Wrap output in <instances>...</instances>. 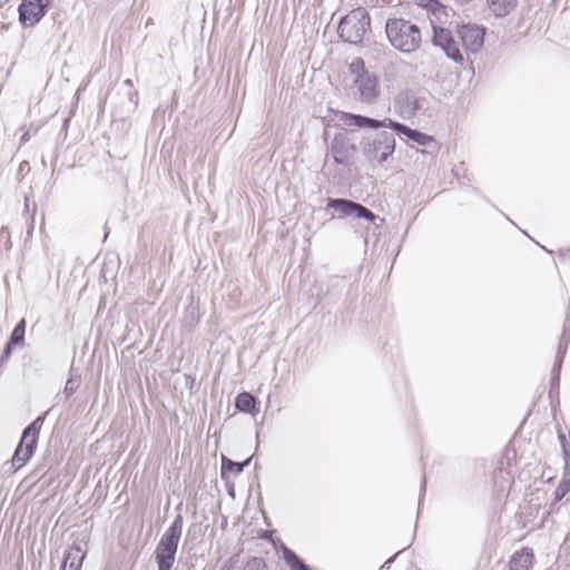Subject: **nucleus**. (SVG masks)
Here are the masks:
<instances>
[{
  "mask_svg": "<svg viewBox=\"0 0 570 570\" xmlns=\"http://www.w3.org/2000/svg\"><path fill=\"white\" fill-rule=\"evenodd\" d=\"M352 77L351 91L353 97L362 104L374 105L381 95V85L377 75L366 68L362 58H355L348 66Z\"/></svg>",
  "mask_w": 570,
  "mask_h": 570,
  "instance_id": "obj_1",
  "label": "nucleus"
},
{
  "mask_svg": "<svg viewBox=\"0 0 570 570\" xmlns=\"http://www.w3.org/2000/svg\"><path fill=\"white\" fill-rule=\"evenodd\" d=\"M385 32L390 43L401 52L412 53L421 46V30L409 20L402 18L387 19Z\"/></svg>",
  "mask_w": 570,
  "mask_h": 570,
  "instance_id": "obj_2",
  "label": "nucleus"
},
{
  "mask_svg": "<svg viewBox=\"0 0 570 570\" xmlns=\"http://www.w3.org/2000/svg\"><path fill=\"white\" fill-rule=\"evenodd\" d=\"M423 4L428 8L433 14L434 19L431 18V24L433 27L434 36L433 41L434 45L440 47L445 55L455 62L463 61V55L461 52V48L459 42L454 39L452 32L442 27H438L435 24L436 21L441 22V16H445V8L439 3L436 0H424Z\"/></svg>",
  "mask_w": 570,
  "mask_h": 570,
  "instance_id": "obj_3",
  "label": "nucleus"
},
{
  "mask_svg": "<svg viewBox=\"0 0 570 570\" xmlns=\"http://www.w3.org/2000/svg\"><path fill=\"white\" fill-rule=\"evenodd\" d=\"M183 517L180 514L176 515L170 527L161 535L155 550L158 570H170L173 568L183 532Z\"/></svg>",
  "mask_w": 570,
  "mask_h": 570,
  "instance_id": "obj_4",
  "label": "nucleus"
},
{
  "mask_svg": "<svg viewBox=\"0 0 570 570\" xmlns=\"http://www.w3.org/2000/svg\"><path fill=\"white\" fill-rule=\"evenodd\" d=\"M370 16L364 8H356L341 19L337 32L345 42L358 43L370 28Z\"/></svg>",
  "mask_w": 570,
  "mask_h": 570,
  "instance_id": "obj_5",
  "label": "nucleus"
},
{
  "mask_svg": "<svg viewBox=\"0 0 570 570\" xmlns=\"http://www.w3.org/2000/svg\"><path fill=\"white\" fill-rule=\"evenodd\" d=\"M356 147L354 138L347 131H341L335 135L330 146V154L337 165L351 166Z\"/></svg>",
  "mask_w": 570,
  "mask_h": 570,
  "instance_id": "obj_6",
  "label": "nucleus"
},
{
  "mask_svg": "<svg viewBox=\"0 0 570 570\" xmlns=\"http://www.w3.org/2000/svg\"><path fill=\"white\" fill-rule=\"evenodd\" d=\"M395 149V139L390 132H381L371 141H367L363 151L370 159L377 160L380 163L385 161Z\"/></svg>",
  "mask_w": 570,
  "mask_h": 570,
  "instance_id": "obj_7",
  "label": "nucleus"
},
{
  "mask_svg": "<svg viewBox=\"0 0 570 570\" xmlns=\"http://www.w3.org/2000/svg\"><path fill=\"white\" fill-rule=\"evenodd\" d=\"M426 99L414 91H404L394 100L395 111L404 119L413 118L419 111L425 109Z\"/></svg>",
  "mask_w": 570,
  "mask_h": 570,
  "instance_id": "obj_8",
  "label": "nucleus"
},
{
  "mask_svg": "<svg viewBox=\"0 0 570 570\" xmlns=\"http://www.w3.org/2000/svg\"><path fill=\"white\" fill-rule=\"evenodd\" d=\"M50 3L51 0H22L18 9L22 26H35L45 16Z\"/></svg>",
  "mask_w": 570,
  "mask_h": 570,
  "instance_id": "obj_9",
  "label": "nucleus"
},
{
  "mask_svg": "<svg viewBox=\"0 0 570 570\" xmlns=\"http://www.w3.org/2000/svg\"><path fill=\"white\" fill-rule=\"evenodd\" d=\"M456 35L465 50L478 52L483 47L485 29L476 24H461L456 28Z\"/></svg>",
  "mask_w": 570,
  "mask_h": 570,
  "instance_id": "obj_10",
  "label": "nucleus"
},
{
  "mask_svg": "<svg viewBox=\"0 0 570 570\" xmlns=\"http://www.w3.org/2000/svg\"><path fill=\"white\" fill-rule=\"evenodd\" d=\"M328 207L337 210L342 216H356L358 218H364L367 220H374L375 215L362 206L361 204L354 203L347 199H330Z\"/></svg>",
  "mask_w": 570,
  "mask_h": 570,
  "instance_id": "obj_11",
  "label": "nucleus"
},
{
  "mask_svg": "<svg viewBox=\"0 0 570 570\" xmlns=\"http://www.w3.org/2000/svg\"><path fill=\"white\" fill-rule=\"evenodd\" d=\"M389 127L392 128L394 131L399 132L400 135H404L410 140L416 142L420 146H426L433 140L431 136L411 129L410 127L393 120H389Z\"/></svg>",
  "mask_w": 570,
  "mask_h": 570,
  "instance_id": "obj_12",
  "label": "nucleus"
},
{
  "mask_svg": "<svg viewBox=\"0 0 570 570\" xmlns=\"http://www.w3.org/2000/svg\"><path fill=\"white\" fill-rule=\"evenodd\" d=\"M86 552L79 543L71 546L65 554L60 570H80Z\"/></svg>",
  "mask_w": 570,
  "mask_h": 570,
  "instance_id": "obj_13",
  "label": "nucleus"
},
{
  "mask_svg": "<svg viewBox=\"0 0 570 570\" xmlns=\"http://www.w3.org/2000/svg\"><path fill=\"white\" fill-rule=\"evenodd\" d=\"M37 444L32 440H27L26 438H21L19 446L16 449L14 455L12 458V464L16 468H21L26 464L27 461L32 456Z\"/></svg>",
  "mask_w": 570,
  "mask_h": 570,
  "instance_id": "obj_14",
  "label": "nucleus"
},
{
  "mask_svg": "<svg viewBox=\"0 0 570 570\" xmlns=\"http://www.w3.org/2000/svg\"><path fill=\"white\" fill-rule=\"evenodd\" d=\"M533 563V553L529 548L517 551L510 560V570H529Z\"/></svg>",
  "mask_w": 570,
  "mask_h": 570,
  "instance_id": "obj_15",
  "label": "nucleus"
},
{
  "mask_svg": "<svg viewBox=\"0 0 570 570\" xmlns=\"http://www.w3.org/2000/svg\"><path fill=\"white\" fill-rule=\"evenodd\" d=\"M348 118L351 120L350 125H354V126L361 127V128L368 127V128H373V129L389 127V120H390V119L376 120V119H372V118L361 116V115H350Z\"/></svg>",
  "mask_w": 570,
  "mask_h": 570,
  "instance_id": "obj_16",
  "label": "nucleus"
},
{
  "mask_svg": "<svg viewBox=\"0 0 570 570\" xmlns=\"http://www.w3.org/2000/svg\"><path fill=\"white\" fill-rule=\"evenodd\" d=\"M24 332H26V322L21 320L19 324L14 327L11 337L6 345L4 354L8 356L11 353L12 347L22 345L24 341Z\"/></svg>",
  "mask_w": 570,
  "mask_h": 570,
  "instance_id": "obj_17",
  "label": "nucleus"
},
{
  "mask_svg": "<svg viewBox=\"0 0 570 570\" xmlns=\"http://www.w3.org/2000/svg\"><path fill=\"white\" fill-rule=\"evenodd\" d=\"M487 3L497 17H503L514 8L515 0H487Z\"/></svg>",
  "mask_w": 570,
  "mask_h": 570,
  "instance_id": "obj_18",
  "label": "nucleus"
},
{
  "mask_svg": "<svg viewBox=\"0 0 570 570\" xmlns=\"http://www.w3.org/2000/svg\"><path fill=\"white\" fill-rule=\"evenodd\" d=\"M256 401L254 396L247 392L238 394L235 406L240 412L252 413L255 410Z\"/></svg>",
  "mask_w": 570,
  "mask_h": 570,
  "instance_id": "obj_19",
  "label": "nucleus"
},
{
  "mask_svg": "<svg viewBox=\"0 0 570 570\" xmlns=\"http://www.w3.org/2000/svg\"><path fill=\"white\" fill-rule=\"evenodd\" d=\"M284 560L291 570H309L302 560L288 548L283 550Z\"/></svg>",
  "mask_w": 570,
  "mask_h": 570,
  "instance_id": "obj_20",
  "label": "nucleus"
},
{
  "mask_svg": "<svg viewBox=\"0 0 570 570\" xmlns=\"http://www.w3.org/2000/svg\"><path fill=\"white\" fill-rule=\"evenodd\" d=\"M43 416L37 417L24 431L22 436L27 440H32L36 444L38 442L39 431L43 424Z\"/></svg>",
  "mask_w": 570,
  "mask_h": 570,
  "instance_id": "obj_21",
  "label": "nucleus"
},
{
  "mask_svg": "<svg viewBox=\"0 0 570 570\" xmlns=\"http://www.w3.org/2000/svg\"><path fill=\"white\" fill-rule=\"evenodd\" d=\"M250 462V458L245 460L244 462H234L229 459L223 458V472L228 470L235 474H240L245 466H247Z\"/></svg>",
  "mask_w": 570,
  "mask_h": 570,
  "instance_id": "obj_22",
  "label": "nucleus"
},
{
  "mask_svg": "<svg viewBox=\"0 0 570 570\" xmlns=\"http://www.w3.org/2000/svg\"><path fill=\"white\" fill-rule=\"evenodd\" d=\"M570 491V473H566L563 480L554 490V501L558 502Z\"/></svg>",
  "mask_w": 570,
  "mask_h": 570,
  "instance_id": "obj_23",
  "label": "nucleus"
},
{
  "mask_svg": "<svg viewBox=\"0 0 570 570\" xmlns=\"http://www.w3.org/2000/svg\"><path fill=\"white\" fill-rule=\"evenodd\" d=\"M566 350H567V343H563V341L560 342L559 344V347H558V354H557V361H556V371H557V374L556 376L552 379V384H554V382H557L559 380V376H558V372L561 367V363H562V360H563V355L566 353Z\"/></svg>",
  "mask_w": 570,
  "mask_h": 570,
  "instance_id": "obj_24",
  "label": "nucleus"
},
{
  "mask_svg": "<svg viewBox=\"0 0 570 570\" xmlns=\"http://www.w3.org/2000/svg\"><path fill=\"white\" fill-rule=\"evenodd\" d=\"M265 568L266 564L262 558H252L246 562L244 570H265Z\"/></svg>",
  "mask_w": 570,
  "mask_h": 570,
  "instance_id": "obj_25",
  "label": "nucleus"
},
{
  "mask_svg": "<svg viewBox=\"0 0 570 570\" xmlns=\"http://www.w3.org/2000/svg\"><path fill=\"white\" fill-rule=\"evenodd\" d=\"M78 386H79V383L77 381H75L73 379H69L65 385L63 393L66 394L67 397H69L70 395H72L75 393V391L78 389Z\"/></svg>",
  "mask_w": 570,
  "mask_h": 570,
  "instance_id": "obj_26",
  "label": "nucleus"
},
{
  "mask_svg": "<svg viewBox=\"0 0 570 570\" xmlns=\"http://www.w3.org/2000/svg\"><path fill=\"white\" fill-rule=\"evenodd\" d=\"M393 559H394V557L386 560L385 563L383 564V568H389L391 566V563L393 562Z\"/></svg>",
  "mask_w": 570,
  "mask_h": 570,
  "instance_id": "obj_27",
  "label": "nucleus"
},
{
  "mask_svg": "<svg viewBox=\"0 0 570 570\" xmlns=\"http://www.w3.org/2000/svg\"><path fill=\"white\" fill-rule=\"evenodd\" d=\"M393 559H394V557L386 560L385 563L383 564V568H389L391 566V563L393 562Z\"/></svg>",
  "mask_w": 570,
  "mask_h": 570,
  "instance_id": "obj_28",
  "label": "nucleus"
},
{
  "mask_svg": "<svg viewBox=\"0 0 570 570\" xmlns=\"http://www.w3.org/2000/svg\"><path fill=\"white\" fill-rule=\"evenodd\" d=\"M125 85H127V86H131V85H132V82H131V80H130V79H127V80H125Z\"/></svg>",
  "mask_w": 570,
  "mask_h": 570,
  "instance_id": "obj_29",
  "label": "nucleus"
},
{
  "mask_svg": "<svg viewBox=\"0 0 570 570\" xmlns=\"http://www.w3.org/2000/svg\"><path fill=\"white\" fill-rule=\"evenodd\" d=\"M559 438H560L561 442L564 441V436L562 434H560Z\"/></svg>",
  "mask_w": 570,
  "mask_h": 570,
  "instance_id": "obj_30",
  "label": "nucleus"
}]
</instances>
